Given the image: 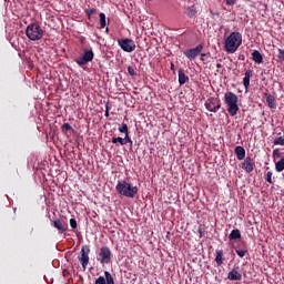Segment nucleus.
Segmentation results:
<instances>
[{
	"instance_id": "nucleus-15",
	"label": "nucleus",
	"mask_w": 284,
	"mask_h": 284,
	"mask_svg": "<svg viewBox=\"0 0 284 284\" xmlns=\"http://www.w3.org/2000/svg\"><path fill=\"white\" fill-rule=\"evenodd\" d=\"M265 99L271 110H276V99L271 93H265Z\"/></svg>"
},
{
	"instance_id": "nucleus-8",
	"label": "nucleus",
	"mask_w": 284,
	"mask_h": 284,
	"mask_svg": "<svg viewBox=\"0 0 284 284\" xmlns=\"http://www.w3.org/2000/svg\"><path fill=\"white\" fill-rule=\"evenodd\" d=\"M99 256L101 265H108L112 261V251H110V247L103 246L100 248Z\"/></svg>"
},
{
	"instance_id": "nucleus-14",
	"label": "nucleus",
	"mask_w": 284,
	"mask_h": 284,
	"mask_svg": "<svg viewBox=\"0 0 284 284\" xmlns=\"http://www.w3.org/2000/svg\"><path fill=\"white\" fill-rule=\"evenodd\" d=\"M178 77H179V84L180 85H185V83H187V81H190V77H187L185 74V71L183 69H179Z\"/></svg>"
},
{
	"instance_id": "nucleus-31",
	"label": "nucleus",
	"mask_w": 284,
	"mask_h": 284,
	"mask_svg": "<svg viewBox=\"0 0 284 284\" xmlns=\"http://www.w3.org/2000/svg\"><path fill=\"white\" fill-rule=\"evenodd\" d=\"M69 223L72 230H77V227L79 226L75 219H70Z\"/></svg>"
},
{
	"instance_id": "nucleus-4",
	"label": "nucleus",
	"mask_w": 284,
	"mask_h": 284,
	"mask_svg": "<svg viewBox=\"0 0 284 284\" xmlns=\"http://www.w3.org/2000/svg\"><path fill=\"white\" fill-rule=\"evenodd\" d=\"M44 31L37 22L30 23L26 29V36L30 41H41L43 39Z\"/></svg>"
},
{
	"instance_id": "nucleus-32",
	"label": "nucleus",
	"mask_w": 284,
	"mask_h": 284,
	"mask_svg": "<svg viewBox=\"0 0 284 284\" xmlns=\"http://www.w3.org/2000/svg\"><path fill=\"white\" fill-rule=\"evenodd\" d=\"M277 59L281 62L284 61V50L283 49H278Z\"/></svg>"
},
{
	"instance_id": "nucleus-28",
	"label": "nucleus",
	"mask_w": 284,
	"mask_h": 284,
	"mask_svg": "<svg viewBox=\"0 0 284 284\" xmlns=\"http://www.w3.org/2000/svg\"><path fill=\"white\" fill-rule=\"evenodd\" d=\"M85 12H87L88 19H92V14H97V9L90 8V9H87Z\"/></svg>"
},
{
	"instance_id": "nucleus-39",
	"label": "nucleus",
	"mask_w": 284,
	"mask_h": 284,
	"mask_svg": "<svg viewBox=\"0 0 284 284\" xmlns=\"http://www.w3.org/2000/svg\"><path fill=\"white\" fill-rule=\"evenodd\" d=\"M226 1V6H235L236 4V0H225Z\"/></svg>"
},
{
	"instance_id": "nucleus-26",
	"label": "nucleus",
	"mask_w": 284,
	"mask_h": 284,
	"mask_svg": "<svg viewBox=\"0 0 284 284\" xmlns=\"http://www.w3.org/2000/svg\"><path fill=\"white\" fill-rule=\"evenodd\" d=\"M118 130L121 134H130L129 129H128V124H125V123H122V125Z\"/></svg>"
},
{
	"instance_id": "nucleus-37",
	"label": "nucleus",
	"mask_w": 284,
	"mask_h": 284,
	"mask_svg": "<svg viewBox=\"0 0 284 284\" xmlns=\"http://www.w3.org/2000/svg\"><path fill=\"white\" fill-rule=\"evenodd\" d=\"M104 116H106V118L110 116V104L109 103L105 104Z\"/></svg>"
},
{
	"instance_id": "nucleus-24",
	"label": "nucleus",
	"mask_w": 284,
	"mask_h": 284,
	"mask_svg": "<svg viewBox=\"0 0 284 284\" xmlns=\"http://www.w3.org/2000/svg\"><path fill=\"white\" fill-rule=\"evenodd\" d=\"M235 252L240 258H244L245 254H247V247L243 246V248H236Z\"/></svg>"
},
{
	"instance_id": "nucleus-16",
	"label": "nucleus",
	"mask_w": 284,
	"mask_h": 284,
	"mask_svg": "<svg viewBox=\"0 0 284 284\" xmlns=\"http://www.w3.org/2000/svg\"><path fill=\"white\" fill-rule=\"evenodd\" d=\"M252 60L254 61V63H257L258 65H261V63H263V54H261V51L258 50H254L251 54Z\"/></svg>"
},
{
	"instance_id": "nucleus-29",
	"label": "nucleus",
	"mask_w": 284,
	"mask_h": 284,
	"mask_svg": "<svg viewBox=\"0 0 284 284\" xmlns=\"http://www.w3.org/2000/svg\"><path fill=\"white\" fill-rule=\"evenodd\" d=\"M273 143L274 145H284V138L283 136L275 138Z\"/></svg>"
},
{
	"instance_id": "nucleus-11",
	"label": "nucleus",
	"mask_w": 284,
	"mask_h": 284,
	"mask_svg": "<svg viewBox=\"0 0 284 284\" xmlns=\"http://www.w3.org/2000/svg\"><path fill=\"white\" fill-rule=\"evenodd\" d=\"M204 105L209 112H219L221 110V103L216 99H209Z\"/></svg>"
},
{
	"instance_id": "nucleus-13",
	"label": "nucleus",
	"mask_w": 284,
	"mask_h": 284,
	"mask_svg": "<svg viewBox=\"0 0 284 284\" xmlns=\"http://www.w3.org/2000/svg\"><path fill=\"white\" fill-rule=\"evenodd\" d=\"M53 227L58 230L59 234H63V232L68 231V224L65 222L61 221V219H57L52 222Z\"/></svg>"
},
{
	"instance_id": "nucleus-35",
	"label": "nucleus",
	"mask_w": 284,
	"mask_h": 284,
	"mask_svg": "<svg viewBox=\"0 0 284 284\" xmlns=\"http://www.w3.org/2000/svg\"><path fill=\"white\" fill-rule=\"evenodd\" d=\"M95 284H108V283L105 282V277L99 276V277L95 280Z\"/></svg>"
},
{
	"instance_id": "nucleus-12",
	"label": "nucleus",
	"mask_w": 284,
	"mask_h": 284,
	"mask_svg": "<svg viewBox=\"0 0 284 284\" xmlns=\"http://www.w3.org/2000/svg\"><path fill=\"white\" fill-rule=\"evenodd\" d=\"M254 168H256L254 160H252L250 156H246L242 163V170H244V172L250 174L254 172Z\"/></svg>"
},
{
	"instance_id": "nucleus-38",
	"label": "nucleus",
	"mask_w": 284,
	"mask_h": 284,
	"mask_svg": "<svg viewBox=\"0 0 284 284\" xmlns=\"http://www.w3.org/2000/svg\"><path fill=\"white\" fill-rule=\"evenodd\" d=\"M197 232H199V234H200V239H203L204 232H203V226H202V225H200V226L197 227Z\"/></svg>"
},
{
	"instance_id": "nucleus-3",
	"label": "nucleus",
	"mask_w": 284,
	"mask_h": 284,
	"mask_svg": "<svg viewBox=\"0 0 284 284\" xmlns=\"http://www.w3.org/2000/svg\"><path fill=\"white\" fill-rule=\"evenodd\" d=\"M224 103L227 105V112L230 116H236L239 114V95L229 91L224 94Z\"/></svg>"
},
{
	"instance_id": "nucleus-17",
	"label": "nucleus",
	"mask_w": 284,
	"mask_h": 284,
	"mask_svg": "<svg viewBox=\"0 0 284 284\" xmlns=\"http://www.w3.org/2000/svg\"><path fill=\"white\" fill-rule=\"evenodd\" d=\"M250 79H252V70L247 69L245 71V74H244V78H243V85H244L246 92L250 88Z\"/></svg>"
},
{
	"instance_id": "nucleus-7",
	"label": "nucleus",
	"mask_w": 284,
	"mask_h": 284,
	"mask_svg": "<svg viewBox=\"0 0 284 284\" xmlns=\"http://www.w3.org/2000/svg\"><path fill=\"white\" fill-rule=\"evenodd\" d=\"M91 61H94V51L84 49L82 57L75 60L80 67L88 65Z\"/></svg>"
},
{
	"instance_id": "nucleus-1",
	"label": "nucleus",
	"mask_w": 284,
	"mask_h": 284,
	"mask_svg": "<svg viewBox=\"0 0 284 284\" xmlns=\"http://www.w3.org/2000/svg\"><path fill=\"white\" fill-rule=\"evenodd\" d=\"M243 43V36L240 32H232L224 41L225 52L229 54H234L241 48Z\"/></svg>"
},
{
	"instance_id": "nucleus-2",
	"label": "nucleus",
	"mask_w": 284,
	"mask_h": 284,
	"mask_svg": "<svg viewBox=\"0 0 284 284\" xmlns=\"http://www.w3.org/2000/svg\"><path fill=\"white\" fill-rule=\"evenodd\" d=\"M115 190L118 194H121V196H125L126 199H134V196L139 194V186H133L132 183L125 180L119 181L115 185Z\"/></svg>"
},
{
	"instance_id": "nucleus-9",
	"label": "nucleus",
	"mask_w": 284,
	"mask_h": 284,
	"mask_svg": "<svg viewBox=\"0 0 284 284\" xmlns=\"http://www.w3.org/2000/svg\"><path fill=\"white\" fill-rule=\"evenodd\" d=\"M201 52H203V44H197L195 48L184 51L183 54L186 59H190V61H194Z\"/></svg>"
},
{
	"instance_id": "nucleus-43",
	"label": "nucleus",
	"mask_w": 284,
	"mask_h": 284,
	"mask_svg": "<svg viewBox=\"0 0 284 284\" xmlns=\"http://www.w3.org/2000/svg\"><path fill=\"white\" fill-rule=\"evenodd\" d=\"M109 31H110V29L106 28V32H109Z\"/></svg>"
},
{
	"instance_id": "nucleus-20",
	"label": "nucleus",
	"mask_w": 284,
	"mask_h": 284,
	"mask_svg": "<svg viewBox=\"0 0 284 284\" xmlns=\"http://www.w3.org/2000/svg\"><path fill=\"white\" fill-rule=\"evenodd\" d=\"M223 261H225V258L223 257V250H216L215 251V263L217 266L223 265Z\"/></svg>"
},
{
	"instance_id": "nucleus-36",
	"label": "nucleus",
	"mask_w": 284,
	"mask_h": 284,
	"mask_svg": "<svg viewBox=\"0 0 284 284\" xmlns=\"http://www.w3.org/2000/svg\"><path fill=\"white\" fill-rule=\"evenodd\" d=\"M273 158L281 159V151H278V149L273 150Z\"/></svg>"
},
{
	"instance_id": "nucleus-27",
	"label": "nucleus",
	"mask_w": 284,
	"mask_h": 284,
	"mask_svg": "<svg viewBox=\"0 0 284 284\" xmlns=\"http://www.w3.org/2000/svg\"><path fill=\"white\" fill-rule=\"evenodd\" d=\"M106 22H105V13L101 12L100 13V28H105Z\"/></svg>"
},
{
	"instance_id": "nucleus-6",
	"label": "nucleus",
	"mask_w": 284,
	"mask_h": 284,
	"mask_svg": "<svg viewBox=\"0 0 284 284\" xmlns=\"http://www.w3.org/2000/svg\"><path fill=\"white\" fill-rule=\"evenodd\" d=\"M78 261L81 263L83 270L88 268V264L90 263V246L83 245L81 247Z\"/></svg>"
},
{
	"instance_id": "nucleus-41",
	"label": "nucleus",
	"mask_w": 284,
	"mask_h": 284,
	"mask_svg": "<svg viewBox=\"0 0 284 284\" xmlns=\"http://www.w3.org/2000/svg\"><path fill=\"white\" fill-rule=\"evenodd\" d=\"M171 70L174 71V63H171Z\"/></svg>"
},
{
	"instance_id": "nucleus-19",
	"label": "nucleus",
	"mask_w": 284,
	"mask_h": 284,
	"mask_svg": "<svg viewBox=\"0 0 284 284\" xmlns=\"http://www.w3.org/2000/svg\"><path fill=\"white\" fill-rule=\"evenodd\" d=\"M196 6H191L187 7L184 11V14H186V17H189V19H194V17H196Z\"/></svg>"
},
{
	"instance_id": "nucleus-34",
	"label": "nucleus",
	"mask_w": 284,
	"mask_h": 284,
	"mask_svg": "<svg viewBox=\"0 0 284 284\" xmlns=\"http://www.w3.org/2000/svg\"><path fill=\"white\" fill-rule=\"evenodd\" d=\"M128 143L132 144V138H130V133H126L124 136V145H128Z\"/></svg>"
},
{
	"instance_id": "nucleus-30",
	"label": "nucleus",
	"mask_w": 284,
	"mask_h": 284,
	"mask_svg": "<svg viewBox=\"0 0 284 284\" xmlns=\"http://www.w3.org/2000/svg\"><path fill=\"white\" fill-rule=\"evenodd\" d=\"M273 172L272 171H268L267 173H266V176H265V181H267V183H274V181H272V176H273Z\"/></svg>"
},
{
	"instance_id": "nucleus-40",
	"label": "nucleus",
	"mask_w": 284,
	"mask_h": 284,
	"mask_svg": "<svg viewBox=\"0 0 284 284\" xmlns=\"http://www.w3.org/2000/svg\"><path fill=\"white\" fill-rule=\"evenodd\" d=\"M216 68L220 70V68H223V64L216 63Z\"/></svg>"
},
{
	"instance_id": "nucleus-42",
	"label": "nucleus",
	"mask_w": 284,
	"mask_h": 284,
	"mask_svg": "<svg viewBox=\"0 0 284 284\" xmlns=\"http://www.w3.org/2000/svg\"><path fill=\"white\" fill-rule=\"evenodd\" d=\"M201 57H205V53H202Z\"/></svg>"
},
{
	"instance_id": "nucleus-10",
	"label": "nucleus",
	"mask_w": 284,
	"mask_h": 284,
	"mask_svg": "<svg viewBox=\"0 0 284 284\" xmlns=\"http://www.w3.org/2000/svg\"><path fill=\"white\" fill-rule=\"evenodd\" d=\"M229 281H243V274H241V266L235 265L227 274Z\"/></svg>"
},
{
	"instance_id": "nucleus-33",
	"label": "nucleus",
	"mask_w": 284,
	"mask_h": 284,
	"mask_svg": "<svg viewBox=\"0 0 284 284\" xmlns=\"http://www.w3.org/2000/svg\"><path fill=\"white\" fill-rule=\"evenodd\" d=\"M128 73L130 77H136V70H134V67H128Z\"/></svg>"
},
{
	"instance_id": "nucleus-21",
	"label": "nucleus",
	"mask_w": 284,
	"mask_h": 284,
	"mask_svg": "<svg viewBox=\"0 0 284 284\" xmlns=\"http://www.w3.org/2000/svg\"><path fill=\"white\" fill-rule=\"evenodd\" d=\"M229 239L230 241H239L241 239V231L239 229L231 231Z\"/></svg>"
},
{
	"instance_id": "nucleus-5",
	"label": "nucleus",
	"mask_w": 284,
	"mask_h": 284,
	"mask_svg": "<svg viewBox=\"0 0 284 284\" xmlns=\"http://www.w3.org/2000/svg\"><path fill=\"white\" fill-rule=\"evenodd\" d=\"M118 45L123 50V52H134V50H136V43L130 38L119 39Z\"/></svg>"
},
{
	"instance_id": "nucleus-23",
	"label": "nucleus",
	"mask_w": 284,
	"mask_h": 284,
	"mask_svg": "<svg viewBox=\"0 0 284 284\" xmlns=\"http://www.w3.org/2000/svg\"><path fill=\"white\" fill-rule=\"evenodd\" d=\"M61 130L63 132V134H68V132H74L72 125H70V123H64L62 126H61Z\"/></svg>"
},
{
	"instance_id": "nucleus-22",
	"label": "nucleus",
	"mask_w": 284,
	"mask_h": 284,
	"mask_svg": "<svg viewBox=\"0 0 284 284\" xmlns=\"http://www.w3.org/2000/svg\"><path fill=\"white\" fill-rule=\"evenodd\" d=\"M275 170H276V172H283V170H284V158H281V160L275 163Z\"/></svg>"
},
{
	"instance_id": "nucleus-18",
	"label": "nucleus",
	"mask_w": 284,
	"mask_h": 284,
	"mask_svg": "<svg viewBox=\"0 0 284 284\" xmlns=\"http://www.w3.org/2000/svg\"><path fill=\"white\" fill-rule=\"evenodd\" d=\"M235 154H236L237 161L245 160V148L241 145L235 146Z\"/></svg>"
},
{
	"instance_id": "nucleus-25",
	"label": "nucleus",
	"mask_w": 284,
	"mask_h": 284,
	"mask_svg": "<svg viewBox=\"0 0 284 284\" xmlns=\"http://www.w3.org/2000/svg\"><path fill=\"white\" fill-rule=\"evenodd\" d=\"M111 142L113 144L120 143V145H125V140L124 138H121V136L112 138Z\"/></svg>"
}]
</instances>
